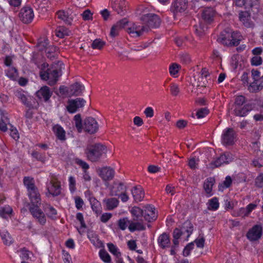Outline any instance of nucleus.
<instances>
[{"label": "nucleus", "instance_id": "obj_63", "mask_svg": "<svg viewBox=\"0 0 263 263\" xmlns=\"http://www.w3.org/2000/svg\"><path fill=\"white\" fill-rule=\"evenodd\" d=\"M111 216L112 214L111 213H105L102 215L100 220L102 222L106 223L111 218Z\"/></svg>", "mask_w": 263, "mask_h": 263}, {"label": "nucleus", "instance_id": "obj_15", "mask_svg": "<svg viewBox=\"0 0 263 263\" xmlns=\"http://www.w3.org/2000/svg\"><path fill=\"white\" fill-rule=\"evenodd\" d=\"M127 32L131 34L133 37H139L145 32H148V28L146 26H138L133 24L132 26L126 28Z\"/></svg>", "mask_w": 263, "mask_h": 263}, {"label": "nucleus", "instance_id": "obj_14", "mask_svg": "<svg viewBox=\"0 0 263 263\" xmlns=\"http://www.w3.org/2000/svg\"><path fill=\"white\" fill-rule=\"evenodd\" d=\"M233 160L232 156L231 154L226 153L218 158L216 160L210 163V165L212 168H215L221 166L222 164L229 163L231 162Z\"/></svg>", "mask_w": 263, "mask_h": 263}, {"label": "nucleus", "instance_id": "obj_9", "mask_svg": "<svg viewBox=\"0 0 263 263\" xmlns=\"http://www.w3.org/2000/svg\"><path fill=\"white\" fill-rule=\"evenodd\" d=\"M262 234V227L260 225H255L250 229L246 234L247 238L251 241L259 240Z\"/></svg>", "mask_w": 263, "mask_h": 263}, {"label": "nucleus", "instance_id": "obj_51", "mask_svg": "<svg viewBox=\"0 0 263 263\" xmlns=\"http://www.w3.org/2000/svg\"><path fill=\"white\" fill-rule=\"evenodd\" d=\"M105 45V42L100 39H96L94 40L91 44V47L94 49H101Z\"/></svg>", "mask_w": 263, "mask_h": 263}, {"label": "nucleus", "instance_id": "obj_4", "mask_svg": "<svg viewBox=\"0 0 263 263\" xmlns=\"http://www.w3.org/2000/svg\"><path fill=\"white\" fill-rule=\"evenodd\" d=\"M107 152V147L100 143H96L87 147L85 154L88 160L92 162L99 161L103 154Z\"/></svg>", "mask_w": 263, "mask_h": 263}, {"label": "nucleus", "instance_id": "obj_39", "mask_svg": "<svg viewBox=\"0 0 263 263\" xmlns=\"http://www.w3.org/2000/svg\"><path fill=\"white\" fill-rule=\"evenodd\" d=\"M219 206L218 199L217 197H214L208 201V209L210 211L217 210Z\"/></svg>", "mask_w": 263, "mask_h": 263}, {"label": "nucleus", "instance_id": "obj_13", "mask_svg": "<svg viewBox=\"0 0 263 263\" xmlns=\"http://www.w3.org/2000/svg\"><path fill=\"white\" fill-rule=\"evenodd\" d=\"M34 14L32 9L28 7H23L19 13L20 20L25 24L30 23L33 20Z\"/></svg>", "mask_w": 263, "mask_h": 263}, {"label": "nucleus", "instance_id": "obj_41", "mask_svg": "<svg viewBox=\"0 0 263 263\" xmlns=\"http://www.w3.org/2000/svg\"><path fill=\"white\" fill-rule=\"evenodd\" d=\"M74 125L79 133H81L83 129V123H82L81 116L80 114H77L73 118Z\"/></svg>", "mask_w": 263, "mask_h": 263}, {"label": "nucleus", "instance_id": "obj_1", "mask_svg": "<svg viewBox=\"0 0 263 263\" xmlns=\"http://www.w3.org/2000/svg\"><path fill=\"white\" fill-rule=\"evenodd\" d=\"M61 65L62 63L54 64L48 67V64L43 63L40 67L41 78L43 80H49L48 84L50 86L54 85L62 74Z\"/></svg>", "mask_w": 263, "mask_h": 263}, {"label": "nucleus", "instance_id": "obj_16", "mask_svg": "<svg viewBox=\"0 0 263 263\" xmlns=\"http://www.w3.org/2000/svg\"><path fill=\"white\" fill-rule=\"evenodd\" d=\"M47 190L50 194L54 196L60 195L61 193L60 182L56 178L52 179L47 185Z\"/></svg>", "mask_w": 263, "mask_h": 263}, {"label": "nucleus", "instance_id": "obj_44", "mask_svg": "<svg viewBox=\"0 0 263 263\" xmlns=\"http://www.w3.org/2000/svg\"><path fill=\"white\" fill-rule=\"evenodd\" d=\"M109 251L116 257L119 258L121 256V253L119 251L117 247L112 243L107 244Z\"/></svg>", "mask_w": 263, "mask_h": 263}, {"label": "nucleus", "instance_id": "obj_34", "mask_svg": "<svg viewBox=\"0 0 263 263\" xmlns=\"http://www.w3.org/2000/svg\"><path fill=\"white\" fill-rule=\"evenodd\" d=\"M125 191V187H124L123 183H119L116 186H113L110 190V195L111 196H119L120 193Z\"/></svg>", "mask_w": 263, "mask_h": 263}, {"label": "nucleus", "instance_id": "obj_38", "mask_svg": "<svg viewBox=\"0 0 263 263\" xmlns=\"http://www.w3.org/2000/svg\"><path fill=\"white\" fill-rule=\"evenodd\" d=\"M44 211L46 213L47 216L51 219H54L57 214L56 210L49 204H46L44 207Z\"/></svg>", "mask_w": 263, "mask_h": 263}, {"label": "nucleus", "instance_id": "obj_43", "mask_svg": "<svg viewBox=\"0 0 263 263\" xmlns=\"http://www.w3.org/2000/svg\"><path fill=\"white\" fill-rule=\"evenodd\" d=\"M0 234L1 235L2 239L3 241V242L6 245H10L12 243L13 239L10 234L7 232H5L2 233L0 232Z\"/></svg>", "mask_w": 263, "mask_h": 263}, {"label": "nucleus", "instance_id": "obj_20", "mask_svg": "<svg viewBox=\"0 0 263 263\" xmlns=\"http://www.w3.org/2000/svg\"><path fill=\"white\" fill-rule=\"evenodd\" d=\"M58 18L68 25H71L73 19V15L70 11L59 10L57 12Z\"/></svg>", "mask_w": 263, "mask_h": 263}, {"label": "nucleus", "instance_id": "obj_3", "mask_svg": "<svg viewBox=\"0 0 263 263\" xmlns=\"http://www.w3.org/2000/svg\"><path fill=\"white\" fill-rule=\"evenodd\" d=\"M240 33L238 32L232 31L230 28H226L220 34L217 41L227 46H237L240 41Z\"/></svg>", "mask_w": 263, "mask_h": 263}, {"label": "nucleus", "instance_id": "obj_42", "mask_svg": "<svg viewBox=\"0 0 263 263\" xmlns=\"http://www.w3.org/2000/svg\"><path fill=\"white\" fill-rule=\"evenodd\" d=\"M70 31L64 27H59L55 30V34L58 37L64 38L65 36L69 35Z\"/></svg>", "mask_w": 263, "mask_h": 263}, {"label": "nucleus", "instance_id": "obj_12", "mask_svg": "<svg viewBox=\"0 0 263 263\" xmlns=\"http://www.w3.org/2000/svg\"><path fill=\"white\" fill-rule=\"evenodd\" d=\"M236 135L232 128H228L222 135V143L225 145H231L234 143Z\"/></svg>", "mask_w": 263, "mask_h": 263}, {"label": "nucleus", "instance_id": "obj_47", "mask_svg": "<svg viewBox=\"0 0 263 263\" xmlns=\"http://www.w3.org/2000/svg\"><path fill=\"white\" fill-rule=\"evenodd\" d=\"M99 255L103 261L107 263H109L110 262V256L105 250H101L99 252Z\"/></svg>", "mask_w": 263, "mask_h": 263}, {"label": "nucleus", "instance_id": "obj_5", "mask_svg": "<svg viewBox=\"0 0 263 263\" xmlns=\"http://www.w3.org/2000/svg\"><path fill=\"white\" fill-rule=\"evenodd\" d=\"M143 26L148 28V31L151 28H157L160 25V19L159 16L154 13L143 15L141 18Z\"/></svg>", "mask_w": 263, "mask_h": 263}, {"label": "nucleus", "instance_id": "obj_31", "mask_svg": "<svg viewBox=\"0 0 263 263\" xmlns=\"http://www.w3.org/2000/svg\"><path fill=\"white\" fill-rule=\"evenodd\" d=\"M103 202L105 204L108 210H112L117 207L119 202L118 199L116 198H106Z\"/></svg>", "mask_w": 263, "mask_h": 263}, {"label": "nucleus", "instance_id": "obj_52", "mask_svg": "<svg viewBox=\"0 0 263 263\" xmlns=\"http://www.w3.org/2000/svg\"><path fill=\"white\" fill-rule=\"evenodd\" d=\"M15 96L21 100L22 103L27 106L29 105V103L27 101L26 96L21 91H17L15 92Z\"/></svg>", "mask_w": 263, "mask_h": 263}, {"label": "nucleus", "instance_id": "obj_10", "mask_svg": "<svg viewBox=\"0 0 263 263\" xmlns=\"http://www.w3.org/2000/svg\"><path fill=\"white\" fill-rule=\"evenodd\" d=\"M29 211L40 224L44 225L46 223V218L45 215L42 210L39 208V205H31L29 208Z\"/></svg>", "mask_w": 263, "mask_h": 263}, {"label": "nucleus", "instance_id": "obj_55", "mask_svg": "<svg viewBox=\"0 0 263 263\" xmlns=\"http://www.w3.org/2000/svg\"><path fill=\"white\" fill-rule=\"evenodd\" d=\"M10 130V136L15 140H17L19 139L20 137L17 129L15 127H13V126L11 125Z\"/></svg>", "mask_w": 263, "mask_h": 263}, {"label": "nucleus", "instance_id": "obj_33", "mask_svg": "<svg viewBox=\"0 0 263 263\" xmlns=\"http://www.w3.org/2000/svg\"><path fill=\"white\" fill-rule=\"evenodd\" d=\"M53 130L59 139L61 140H65V132L61 126L59 125L54 126Z\"/></svg>", "mask_w": 263, "mask_h": 263}, {"label": "nucleus", "instance_id": "obj_53", "mask_svg": "<svg viewBox=\"0 0 263 263\" xmlns=\"http://www.w3.org/2000/svg\"><path fill=\"white\" fill-rule=\"evenodd\" d=\"M75 163L81 167L84 170V171H86L89 168V165L86 162L80 159H75Z\"/></svg>", "mask_w": 263, "mask_h": 263}, {"label": "nucleus", "instance_id": "obj_17", "mask_svg": "<svg viewBox=\"0 0 263 263\" xmlns=\"http://www.w3.org/2000/svg\"><path fill=\"white\" fill-rule=\"evenodd\" d=\"M215 15V10L212 8L208 7L202 10L201 17L206 24H210L214 22Z\"/></svg>", "mask_w": 263, "mask_h": 263}, {"label": "nucleus", "instance_id": "obj_30", "mask_svg": "<svg viewBox=\"0 0 263 263\" xmlns=\"http://www.w3.org/2000/svg\"><path fill=\"white\" fill-rule=\"evenodd\" d=\"M180 230L183 235L186 234V237L189 238L193 231V226L190 222L186 221L183 223Z\"/></svg>", "mask_w": 263, "mask_h": 263}, {"label": "nucleus", "instance_id": "obj_11", "mask_svg": "<svg viewBox=\"0 0 263 263\" xmlns=\"http://www.w3.org/2000/svg\"><path fill=\"white\" fill-rule=\"evenodd\" d=\"M97 172L99 176L105 181L112 180L115 176V170L109 166L99 168Z\"/></svg>", "mask_w": 263, "mask_h": 263}, {"label": "nucleus", "instance_id": "obj_45", "mask_svg": "<svg viewBox=\"0 0 263 263\" xmlns=\"http://www.w3.org/2000/svg\"><path fill=\"white\" fill-rule=\"evenodd\" d=\"M232 182V179L230 176H228L226 177L225 180L218 186L219 190L222 191L224 188L229 187Z\"/></svg>", "mask_w": 263, "mask_h": 263}, {"label": "nucleus", "instance_id": "obj_24", "mask_svg": "<svg viewBox=\"0 0 263 263\" xmlns=\"http://www.w3.org/2000/svg\"><path fill=\"white\" fill-rule=\"evenodd\" d=\"M128 22L126 19L124 18L114 25L111 28L110 35L112 37H115L118 35L119 31L123 28H125Z\"/></svg>", "mask_w": 263, "mask_h": 263}, {"label": "nucleus", "instance_id": "obj_40", "mask_svg": "<svg viewBox=\"0 0 263 263\" xmlns=\"http://www.w3.org/2000/svg\"><path fill=\"white\" fill-rule=\"evenodd\" d=\"M12 212V209L9 206H5L0 208V216L4 218L10 217Z\"/></svg>", "mask_w": 263, "mask_h": 263}, {"label": "nucleus", "instance_id": "obj_49", "mask_svg": "<svg viewBox=\"0 0 263 263\" xmlns=\"http://www.w3.org/2000/svg\"><path fill=\"white\" fill-rule=\"evenodd\" d=\"M9 123V119L6 117H3L0 119V130L5 132L7 130V124Z\"/></svg>", "mask_w": 263, "mask_h": 263}, {"label": "nucleus", "instance_id": "obj_59", "mask_svg": "<svg viewBox=\"0 0 263 263\" xmlns=\"http://www.w3.org/2000/svg\"><path fill=\"white\" fill-rule=\"evenodd\" d=\"M69 189L71 192H73L76 191V180L72 176H70L69 178Z\"/></svg>", "mask_w": 263, "mask_h": 263}, {"label": "nucleus", "instance_id": "obj_26", "mask_svg": "<svg viewBox=\"0 0 263 263\" xmlns=\"http://www.w3.org/2000/svg\"><path fill=\"white\" fill-rule=\"evenodd\" d=\"M158 242L162 249L168 247L171 244L169 235L165 233L161 234L158 238Z\"/></svg>", "mask_w": 263, "mask_h": 263}, {"label": "nucleus", "instance_id": "obj_46", "mask_svg": "<svg viewBox=\"0 0 263 263\" xmlns=\"http://www.w3.org/2000/svg\"><path fill=\"white\" fill-rule=\"evenodd\" d=\"M130 221L127 218H123L120 219L118 221V225L119 228L122 230H125L128 226V223H129Z\"/></svg>", "mask_w": 263, "mask_h": 263}, {"label": "nucleus", "instance_id": "obj_25", "mask_svg": "<svg viewBox=\"0 0 263 263\" xmlns=\"http://www.w3.org/2000/svg\"><path fill=\"white\" fill-rule=\"evenodd\" d=\"M131 191L133 198L136 201H141L144 198V191L141 186H134Z\"/></svg>", "mask_w": 263, "mask_h": 263}, {"label": "nucleus", "instance_id": "obj_19", "mask_svg": "<svg viewBox=\"0 0 263 263\" xmlns=\"http://www.w3.org/2000/svg\"><path fill=\"white\" fill-rule=\"evenodd\" d=\"M239 19L246 27L251 28L254 26L253 22L251 21V14L248 11H240Z\"/></svg>", "mask_w": 263, "mask_h": 263}, {"label": "nucleus", "instance_id": "obj_18", "mask_svg": "<svg viewBox=\"0 0 263 263\" xmlns=\"http://www.w3.org/2000/svg\"><path fill=\"white\" fill-rule=\"evenodd\" d=\"M52 95V92L50 90V88L47 86L42 87L36 92L37 97L41 100H43L45 102L49 100Z\"/></svg>", "mask_w": 263, "mask_h": 263}, {"label": "nucleus", "instance_id": "obj_28", "mask_svg": "<svg viewBox=\"0 0 263 263\" xmlns=\"http://www.w3.org/2000/svg\"><path fill=\"white\" fill-rule=\"evenodd\" d=\"M69 93L72 96H78L80 95L84 89V86L79 83H75L70 85Z\"/></svg>", "mask_w": 263, "mask_h": 263}, {"label": "nucleus", "instance_id": "obj_21", "mask_svg": "<svg viewBox=\"0 0 263 263\" xmlns=\"http://www.w3.org/2000/svg\"><path fill=\"white\" fill-rule=\"evenodd\" d=\"M28 196L30 199L32 205L37 206L41 203L40 194L37 187L28 191Z\"/></svg>", "mask_w": 263, "mask_h": 263}, {"label": "nucleus", "instance_id": "obj_60", "mask_svg": "<svg viewBox=\"0 0 263 263\" xmlns=\"http://www.w3.org/2000/svg\"><path fill=\"white\" fill-rule=\"evenodd\" d=\"M187 124V121L184 120H179L176 123V127L179 129H183L185 128Z\"/></svg>", "mask_w": 263, "mask_h": 263}, {"label": "nucleus", "instance_id": "obj_8", "mask_svg": "<svg viewBox=\"0 0 263 263\" xmlns=\"http://www.w3.org/2000/svg\"><path fill=\"white\" fill-rule=\"evenodd\" d=\"M86 101L83 98H77L76 99L69 100L68 105L66 106L67 111L70 114L76 112L80 108L83 107Z\"/></svg>", "mask_w": 263, "mask_h": 263}, {"label": "nucleus", "instance_id": "obj_23", "mask_svg": "<svg viewBox=\"0 0 263 263\" xmlns=\"http://www.w3.org/2000/svg\"><path fill=\"white\" fill-rule=\"evenodd\" d=\"M155 208L150 205L145 207L143 210V217L145 220L151 222L155 220L157 218V215L155 212Z\"/></svg>", "mask_w": 263, "mask_h": 263}, {"label": "nucleus", "instance_id": "obj_50", "mask_svg": "<svg viewBox=\"0 0 263 263\" xmlns=\"http://www.w3.org/2000/svg\"><path fill=\"white\" fill-rule=\"evenodd\" d=\"M171 94L174 97L177 96L180 93V88L178 85L175 83L170 84Z\"/></svg>", "mask_w": 263, "mask_h": 263}, {"label": "nucleus", "instance_id": "obj_22", "mask_svg": "<svg viewBox=\"0 0 263 263\" xmlns=\"http://www.w3.org/2000/svg\"><path fill=\"white\" fill-rule=\"evenodd\" d=\"M126 5L124 0H115L112 4V8L121 15L125 14Z\"/></svg>", "mask_w": 263, "mask_h": 263}, {"label": "nucleus", "instance_id": "obj_57", "mask_svg": "<svg viewBox=\"0 0 263 263\" xmlns=\"http://www.w3.org/2000/svg\"><path fill=\"white\" fill-rule=\"evenodd\" d=\"M83 17V19L84 21H88L92 20V13L91 12L90 10L89 9H87L85 10L83 13L81 14Z\"/></svg>", "mask_w": 263, "mask_h": 263}, {"label": "nucleus", "instance_id": "obj_27", "mask_svg": "<svg viewBox=\"0 0 263 263\" xmlns=\"http://www.w3.org/2000/svg\"><path fill=\"white\" fill-rule=\"evenodd\" d=\"M215 183V178L213 177H209L207 178L204 182V190L206 193L209 195V196L212 195V188Z\"/></svg>", "mask_w": 263, "mask_h": 263}, {"label": "nucleus", "instance_id": "obj_35", "mask_svg": "<svg viewBox=\"0 0 263 263\" xmlns=\"http://www.w3.org/2000/svg\"><path fill=\"white\" fill-rule=\"evenodd\" d=\"M90 202L91 205L92 210L97 214H101L102 212V207L101 203L95 198H91Z\"/></svg>", "mask_w": 263, "mask_h": 263}, {"label": "nucleus", "instance_id": "obj_6", "mask_svg": "<svg viewBox=\"0 0 263 263\" xmlns=\"http://www.w3.org/2000/svg\"><path fill=\"white\" fill-rule=\"evenodd\" d=\"M188 7V0H173L171 7V11L174 15L184 12Z\"/></svg>", "mask_w": 263, "mask_h": 263}, {"label": "nucleus", "instance_id": "obj_29", "mask_svg": "<svg viewBox=\"0 0 263 263\" xmlns=\"http://www.w3.org/2000/svg\"><path fill=\"white\" fill-rule=\"evenodd\" d=\"M88 238L91 242L97 248L102 247L103 244L102 242L99 239L98 235L93 232H90L88 233Z\"/></svg>", "mask_w": 263, "mask_h": 263}, {"label": "nucleus", "instance_id": "obj_32", "mask_svg": "<svg viewBox=\"0 0 263 263\" xmlns=\"http://www.w3.org/2000/svg\"><path fill=\"white\" fill-rule=\"evenodd\" d=\"M133 221H142L143 210L138 207H134L131 211Z\"/></svg>", "mask_w": 263, "mask_h": 263}, {"label": "nucleus", "instance_id": "obj_64", "mask_svg": "<svg viewBox=\"0 0 263 263\" xmlns=\"http://www.w3.org/2000/svg\"><path fill=\"white\" fill-rule=\"evenodd\" d=\"M194 27L195 28L196 33L199 36L202 35L205 31L204 27H202L201 25L198 26L196 25L194 26Z\"/></svg>", "mask_w": 263, "mask_h": 263}, {"label": "nucleus", "instance_id": "obj_62", "mask_svg": "<svg viewBox=\"0 0 263 263\" xmlns=\"http://www.w3.org/2000/svg\"><path fill=\"white\" fill-rule=\"evenodd\" d=\"M255 185L258 187H263V174H260L256 178Z\"/></svg>", "mask_w": 263, "mask_h": 263}, {"label": "nucleus", "instance_id": "obj_7", "mask_svg": "<svg viewBox=\"0 0 263 263\" xmlns=\"http://www.w3.org/2000/svg\"><path fill=\"white\" fill-rule=\"evenodd\" d=\"M99 128V125L97 121L92 117L86 118L83 121V129L90 134L96 133Z\"/></svg>", "mask_w": 263, "mask_h": 263}, {"label": "nucleus", "instance_id": "obj_37", "mask_svg": "<svg viewBox=\"0 0 263 263\" xmlns=\"http://www.w3.org/2000/svg\"><path fill=\"white\" fill-rule=\"evenodd\" d=\"M260 82V81L254 80L248 86V90L251 92H255L261 89L263 85H261Z\"/></svg>", "mask_w": 263, "mask_h": 263}, {"label": "nucleus", "instance_id": "obj_36", "mask_svg": "<svg viewBox=\"0 0 263 263\" xmlns=\"http://www.w3.org/2000/svg\"><path fill=\"white\" fill-rule=\"evenodd\" d=\"M24 184L27 189V191H30L37 187L34 184V180L30 177H25L24 178Z\"/></svg>", "mask_w": 263, "mask_h": 263}, {"label": "nucleus", "instance_id": "obj_56", "mask_svg": "<svg viewBox=\"0 0 263 263\" xmlns=\"http://www.w3.org/2000/svg\"><path fill=\"white\" fill-rule=\"evenodd\" d=\"M251 64L254 66H259L262 64V60L260 56L254 55L251 59Z\"/></svg>", "mask_w": 263, "mask_h": 263}, {"label": "nucleus", "instance_id": "obj_2", "mask_svg": "<svg viewBox=\"0 0 263 263\" xmlns=\"http://www.w3.org/2000/svg\"><path fill=\"white\" fill-rule=\"evenodd\" d=\"M246 98L243 96H237L230 110L232 114L237 117H245L248 112L253 109V105L251 103L245 104Z\"/></svg>", "mask_w": 263, "mask_h": 263}, {"label": "nucleus", "instance_id": "obj_48", "mask_svg": "<svg viewBox=\"0 0 263 263\" xmlns=\"http://www.w3.org/2000/svg\"><path fill=\"white\" fill-rule=\"evenodd\" d=\"M6 74L9 78L13 80H15L18 76L17 71L14 67L9 68Z\"/></svg>", "mask_w": 263, "mask_h": 263}, {"label": "nucleus", "instance_id": "obj_54", "mask_svg": "<svg viewBox=\"0 0 263 263\" xmlns=\"http://www.w3.org/2000/svg\"><path fill=\"white\" fill-rule=\"evenodd\" d=\"M180 66L176 64L173 63L170 66L169 71L172 76H174L178 72Z\"/></svg>", "mask_w": 263, "mask_h": 263}, {"label": "nucleus", "instance_id": "obj_58", "mask_svg": "<svg viewBox=\"0 0 263 263\" xmlns=\"http://www.w3.org/2000/svg\"><path fill=\"white\" fill-rule=\"evenodd\" d=\"M209 113V110L206 108H202L198 110L196 116L198 118H202L204 117Z\"/></svg>", "mask_w": 263, "mask_h": 263}, {"label": "nucleus", "instance_id": "obj_61", "mask_svg": "<svg viewBox=\"0 0 263 263\" xmlns=\"http://www.w3.org/2000/svg\"><path fill=\"white\" fill-rule=\"evenodd\" d=\"M144 114L147 118H152L154 115V110L152 107H147L145 109Z\"/></svg>", "mask_w": 263, "mask_h": 263}]
</instances>
